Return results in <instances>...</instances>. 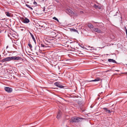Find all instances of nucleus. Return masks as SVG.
I'll list each match as a JSON object with an SVG mask.
<instances>
[{
    "label": "nucleus",
    "instance_id": "nucleus-33",
    "mask_svg": "<svg viewBox=\"0 0 127 127\" xmlns=\"http://www.w3.org/2000/svg\"><path fill=\"white\" fill-rule=\"evenodd\" d=\"M116 71H119V70H116Z\"/></svg>",
    "mask_w": 127,
    "mask_h": 127
},
{
    "label": "nucleus",
    "instance_id": "nucleus-16",
    "mask_svg": "<svg viewBox=\"0 0 127 127\" xmlns=\"http://www.w3.org/2000/svg\"><path fill=\"white\" fill-rule=\"evenodd\" d=\"M70 31L71 32H76L78 33V31L74 29H70Z\"/></svg>",
    "mask_w": 127,
    "mask_h": 127
},
{
    "label": "nucleus",
    "instance_id": "nucleus-29",
    "mask_svg": "<svg viewBox=\"0 0 127 127\" xmlns=\"http://www.w3.org/2000/svg\"><path fill=\"white\" fill-rule=\"evenodd\" d=\"M118 13V12H117L116 13V14L114 15V16H117V13Z\"/></svg>",
    "mask_w": 127,
    "mask_h": 127
},
{
    "label": "nucleus",
    "instance_id": "nucleus-39",
    "mask_svg": "<svg viewBox=\"0 0 127 127\" xmlns=\"http://www.w3.org/2000/svg\"><path fill=\"white\" fill-rule=\"evenodd\" d=\"M2 54H4V53H2Z\"/></svg>",
    "mask_w": 127,
    "mask_h": 127
},
{
    "label": "nucleus",
    "instance_id": "nucleus-21",
    "mask_svg": "<svg viewBox=\"0 0 127 127\" xmlns=\"http://www.w3.org/2000/svg\"><path fill=\"white\" fill-rule=\"evenodd\" d=\"M28 45L29 46L30 48L31 49L32 48V45L30 44H28Z\"/></svg>",
    "mask_w": 127,
    "mask_h": 127
},
{
    "label": "nucleus",
    "instance_id": "nucleus-19",
    "mask_svg": "<svg viewBox=\"0 0 127 127\" xmlns=\"http://www.w3.org/2000/svg\"><path fill=\"white\" fill-rule=\"evenodd\" d=\"M52 33V34L53 35H54V37H55L57 35L54 32H51Z\"/></svg>",
    "mask_w": 127,
    "mask_h": 127
},
{
    "label": "nucleus",
    "instance_id": "nucleus-7",
    "mask_svg": "<svg viewBox=\"0 0 127 127\" xmlns=\"http://www.w3.org/2000/svg\"><path fill=\"white\" fill-rule=\"evenodd\" d=\"M100 80V78H96V79L94 80H86V82H96V81H98Z\"/></svg>",
    "mask_w": 127,
    "mask_h": 127
},
{
    "label": "nucleus",
    "instance_id": "nucleus-25",
    "mask_svg": "<svg viewBox=\"0 0 127 127\" xmlns=\"http://www.w3.org/2000/svg\"><path fill=\"white\" fill-rule=\"evenodd\" d=\"M26 5L29 8H30V7L31 6L30 5H29L28 4H26Z\"/></svg>",
    "mask_w": 127,
    "mask_h": 127
},
{
    "label": "nucleus",
    "instance_id": "nucleus-18",
    "mask_svg": "<svg viewBox=\"0 0 127 127\" xmlns=\"http://www.w3.org/2000/svg\"><path fill=\"white\" fill-rule=\"evenodd\" d=\"M16 56L11 57V60H15Z\"/></svg>",
    "mask_w": 127,
    "mask_h": 127
},
{
    "label": "nucleus",
    "instance_id": "nucleus-13",
    "mask_svg": "<svg viewBox=\"0 0 127 127\" xmlns=\"http://www.w3.org/2000/svg\"><path fill=\"white\" fill-rule=\"evenodd\" d=\"M108 61L110 62H113L114 63H116V61L113 59H108Z\"/></svg>",
    "mask_w": 127,
    "mask_h": 127
},
{
    "label": "nucleus",
    "instance_id": "nucleus-3",
    "mask_svg": "<svg viewBox=\"0 0 127 127\" xmlns=\"http://www.w3.org/2000/svg\"><path fill=\"white\" fill-rule=\"evenodd\" d=\"M4 90L6 92L8 93H10L12 91V88L8 87H5Z\"/></svg>",
    "mask_w": 127,
    "mask_h": 127
},
{
    "label": "nucleus",
    "instance_id": "nucleus-37",
    "mask_svg": "<svg viewBox=\"0 0 127 127\" xmlns=\"http://www.w3.org/2000/svg\"><path fill=\"white\" fill-rule=\"evenodd\" d=\"M109 71V70H107V71H106V72H107V71Z\"/></svg>",
    "mask_w": 127,
    "mask_h": 127
},
{
    "label": "nucleus",
    "instance_id": "nucleus-38",
    "mask_svg": "<svg viewBox=\"0 0 127 127\" xmlns=\"http://www.w3.org/2000/svg\"><path fill=\"white\" fill-rule=\"evenodd\" d=\"M43 27V26H41V27H42H42Z\"/></svg>",
    "mask_w": 127,
    "mask_h": 127
},
{
    "label": "nucleus",
    "instance_id": "nucleus-22",
    "mask_svg": "<svg viewBox=\"0 0 127 127\" xmlns=\"http://www.w3.org/2000/svg\"><path fill=\"white\" fill-rule=\"evenodd\" d=\"M31 37H32V38L33 39V41L35 43L36 40H35V39L33 35Z\"/></svg>",
    "mask_w": 127,
    "mask_h": 127
},
{
    "label": "nucleus",
    "instance_id": "nucleus-5",
    "mask_svg": "<svg viewBox=\"0 0 127 127\" xmlns=\"http://www.w3.org/2000/svg\"><path fill=\"white\" fill-rule=\"evenodd\" d=\"M54 84L56 86L60 88H63L64 87V86L61 85L58 82H56Z\"/></svg>",
    "mask_w": 127,
    "mask_h": 127
},
{
    "label": "nucleus",
    "instance_id": "nucleus-27",
    "mask_svg": "<svg viewBox=\"0 0 127 127\" xmlns=\"http://www.w3.org/2000/svg\"><path fill=\"white\" fill-rule=\"evenodd\" d=\"M78 104L79 105H81V102L80 101L78 102Z\"/></svg>",
    "mask_w": 127,
    "mask_h": 127
},
{
    "label": "nucleus",
    "instance_id": "nucleus-1",
    "mask_svg": "<svg viewBox=\"0 0 127 127\" xmlns=\"http://www.w3.org/2000/svg\"><path fill=\"white\" fill-rule=\"evenodd\" d=\"M82 118H80L73 117L71 119L70 122H80L82 121Z\"/></svg>",
    "mask_w": 127,
    "mask_h": 127
},
{
    "label": "nucleus",
    "instance_id": "nucleus-36",
    "mask_svg": "<svg viewBox=\"0 0 127 127\" xmlns=\"http://www.w3.org/2000/svg\"><path fill=\"white\" fill-rule=\"evenodd\" d=\"M47 42H49L48 43H50V42H49L48 41H47Z\"/></svg>",
    "mask_w": 127,
    "mask_h": 127
},
{
    "label": "nucleus",
    "instance_id": "nucleus-2",
    "mask_svg": "<svg viewBox=\"0 0 127 127\" xmlns=\"http://www.w3.org/2000/svg\"><path fill=\"white\" fill-rule=\"evenodd\" d=\"M66 11L67 12H68L69 13V15H70L71 14V15H73L75 16H77L76 13H75L70 9L68 8L66 10Z\"/></svg>",
    "mask_w": 127,
    "mask_h": 127
},
{
    "label": "nucleus",
    "instance_id": "nucleus-35",
    "mask_svg": "<svg viewBox=\"0 0 127 127\" xmlns=\"http://www.w3.org/2000/svg\"><path fill=\"white\" fill-rule=\"evenodd\" d=\"M21 30L22 31H23V29H21Z\"/></svg>",
    "mask_w": 127,
    "mask_h": 127
},
{
    "label": "nucleus",
    "instance_id": "nucleus-4",
    "mask_svg": "<svg viewBox=\"0 0 127 127\" xmlns=\"http://www.w3.org/2000/svg\"><path fill=\"white\" fill-rule=\"evenodd\" d=\"M39 51V47L38 46H36L34 48V52L37 55H39L38 54V52Z\"/></svg>",
    "mask_w": 127,
    "mask_h": 127
},
{
    "label": "nucleus",
    "instance_id": "nucleus-14",
    "mask_svg": "<svg viewBox=\"0 0 127 127\" xmlns=\"http://www.w3.org/2000/svg\"><path fill=\"white\" fill-rule=\"evenodd\" d=\"M103 109L105 111V112L108 113H110L111 112L107 108H103Z\"/></svg>",
    "mask_w": 127,
    "mask_h": 127
},
{
    "label": "nucleus",
    "instance_id": "nucleus-32",
    "mask_svg": "<svg viewBox=\"0 0 127 127\" xmlns=\"http://www.w3.org/2000/svg\"><path fill=\"white\" fill-rule=\"evenodd\" d=\"M44 9H43V11H45V7H44Z\"/></svg>",
    "mask_w": 127,
    "mask_h": 127
},
{
    "label": "nucleus",
    "instance_id": "nucleus-23",
    "mask_svg": "<svg viewBox=\"0 0 127 127\" xmlns=\"http://www.w3.org/2000/svg\"><path fill=\"white\" fill-rule=\"evenodd\" d=\"M94 6L95 7V8H99V6H98V5H97L95 4V5Z\"/></svg>",
    "mask_w": 127,
    "mask_h": 127
},
{
    "label": "nucleus",
    "instance_id": "nucleus-9",
    "mask_svg": "<svg viewBox=\"0 0 127 127\" xmlns=\"http://www.w3.org/2000/svg\"><path fill=\"white\" fill-rule=\"evenodd\" d=\"M61 111H59L57 114V118L58 119H59L61 118Z\"/></svg>",
    "mask_w": 127,
    "mask_h": 127
},
{
    "label": "nucleus",
    "instance_id": "nucleus-28",
    "mask_svg": "<svg viewBox=\"0 0 127 127\" xmlns=\"http://www.w3.org/2000/svg\"><path fill=\"white\" fill-rule=\"evenodd\" d=\"M33 4L34 5H36L37 4L36 2L35 1H34L33 2Z\"/></svg>",
    "mask_w": 127,
    "mask_h": 127
},
{
    "label": "nucleus",
    "instance_id": "nucleus-6",
    "mask_svg": "<svg viewBox=\"0 0 127 127\" xmlns=\"http://www.w3.org/2000/svg\"><path fill=\"white\" fill-rule=\"evenodd\" d=\"M46 44V45L41 44V47H43L45 49H48V48L50 47V46L48 45V44Z\"/></svg>",
    "mask_w": 127,
    "mask_h": 127
},
{
    "label": "nucleus",
    "instance_id": "nucleus-11",
    "mask_svg": "<svg viewBox=\"0 0 127 127\" xmlns=\"http://www.w3.org/2000/svg\"><path fill=\"white\" fill-rule=\"evenodd\" d=\"M5 14L8 16L11 17L12 16V14L9 12H5Z\"/></svg>",
    "mask_w": 127,
    "mask_h": 127
},
{
    "label": "nucleus",
    "instance_id": "nucleus-20",
    "mask_svg": "<svg viewBox=\"0 0 127 127\" xmlns=\"http://www.w3.org/2000/svg\"><path fill=\"white\" fill-rule=\"evenodd\" d=\"M53 19L57 21L58 22H59V20L56 17H54L53 18Z\"/></svg>",
    "mask_w": 127,
    "mask_h": 127
},
{
    "label": "nucleus",
    "instance_id": "nucleus-8",
    "mask_svg": "<svg viewBox=\"0 0 127 127\" xmlns=\"http://www.w3.org/2000/svg\"><path fill=\"white\" fill-rule=\"evenodd\" d=\"M93 30L94 31L98 33H101V30L98 28H94Z\"/></svg>",
    "mask_w": 127,
    "mask_h": 127
},
{
    "label": "nucleus",
    "instance_id": "nucleus-34",
    "mask_svg": "<svg viewBox=\"0 0 127 127\" xmlns=\"http://www.w3.org/2000/svg\"><path fill=\"white\" fill-rule=\"evenodd\" d=\"M8 47V46H6V48H7Z\"/></svg>",
    "mask_w": 127,
    "mask_h": 127
},
{
    "label": "nucleus",
    "instance_id": "nucleus-40",
    "mask_svg": "<svg viewBox=\"0 0 127 127\" xmlns=\"http://www.w3.org/2000/svg\"><path fill=\"white\" fill-rule=\"evenodd\" d=\"M1 55H0V57H1Z\"/></svg>",
    "mask_w": 127,
    "mask_h": 127
},
{
    "label": "nucleus",
    "instance_id": "nucleus-26",
    "mask_svg": "<svg viewBox=\"0 0 127 127\" xmlns=\"http://www.w3.org/2000/svg\"><path fill=\"white\" fill-rule=\"evenodd\" d=\"M125 29L126 30V34L127 35V29L126 28V27H125Z\"/></svg>",
    "mask_w": 127,
    "mask_h": 127
},
{
    "label": "nucleus",
    "instance_id": "nucleus-12",
    "mask_svg": "<svg viewBox=\"0 0 127 127\" xmlns=\"http://www.w3.org/2000/svg\"><path fill=\"white\" fill-rule=\"evenodd\" d=\"M88 27L90 28H93L94 27V26L91 24L90 23H88Z\"/></svg>",
    "mask_w": 127,
    "mask_h": 127
},
{
    "label": "nucleus",
    "instance_id": "nucleus-24",
    "mask_svg": "<svg viewBox=\"0 0 127 127\" xmlns=\"http://www.w3.org/2000/svg\"><path fill=\"white\" fill-rule=\"evenodd\" d=\"M5 61H6V60H5V58H4V59H3V60H2L1 62H4Z\"/></svg>",
    "mask_w": 127,
    "mask_h": 127
},
{
    "label": "nucleus",
    "instance_id": "nucleus-15",
    "mask_svg": "<svg viewBox=\"0 0 127 127\" xmlns=\"http://www.w3.org/2000/svg\"><path fill=\"white\" fill-rule=\"evenodd\" d=\"M5 60L6 61H9L11 60V57L5 58Z\"/></svg>",
    "mask_w": 127,
    "mask_h": 127
},
{
    "label": "nucleus",
    "instance_id": "nucleus-30",
    "mask_svg": "<svg viewBox=\"0 0 127 127\" xmlns=\"http://www.w3.org/2000/svg\"><path fill=\"white\" fill-rule=\"evenodd\" d=\"M30 33L31 36L33 35L30 32Z\"/></svg>",
    "mask_w": 127,
    "mask_h": 127
},
{
    "label": "nucleus",
    "instance_id": "nucleus-17",
    "mask_svg": "<svg viewBox=\"0 0 127 127\" xmlns=\"http://www.w3.org/2000/svg\"><path fill=\"white\" fill-rule=\"evenodd\" d=\"M15 58V60H21L22 59V58L21 57L18 56H16Z\"/></svg>",
    "mask_w": 127,
    "mask_h": 127
},
{
    "label": "nucleus",
    "instance_id": "nucleus-31",
    "mask_svg": "<svg viewBox=\"0 0 127 127\" xmlns=\"http://www.w3.org/2000/svg\"><path fill=\"white\" fill-rule=\"evenodd\" d=\"M30 8L32 10H33V8L31 7H30V8Z\"/></svg>",
    "mask_w": 127,
    "mask_h": 127
},
{
    "label": "nucleus",
    "instance_id": "nucleus-41",
    "mask_svg": "<svg viewBox=\"0 0 127 127\" xmlns=\"http://www.w3.org/2000/svg\"><path fill=\"white\" fill-rule=\"evenodd\" d=\"M84 111V110H83V111Z\"/></svg>",
    "mask_w": 127,
    "mask_h": 127
},
{
    "label": "nucleus",
    "instance_id": "nucleus-10",
    "mask_svg": "<svg viewBox=\"0 0 127 127\" xmlns=\"http://www.w3.org/2000/svg\"><path fill=\"white\" fill-rule=\"evenodd\" d=\"M23 22L25 23H28L29 21V20L27 18H25V19L23 20Z\"/></svg>",
    "mask_w": 127,
    "mask_h": 127
}]
</instances>
